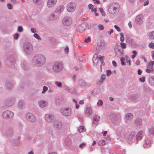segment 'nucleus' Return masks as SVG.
<instances>
[{
  "label": "nucleus",
  "mask_w": 154,
  "mask_h": 154,
  "mask_svg": "<svg viewBox=\"0 0 154 154\" xmlns=\"http://www.w3.org/2000/svg\"><path fill=\"white\" fill-rule=\"evenodd\" d=\"M46 62L45 56L42 54H38L35 56L32 60V64L37 67H41Z\"/></svg>",
  "instance_id": "f257e3e1"
},
{
  "label": "nucleus",
  "mask_w": 154,
  "mask_h": 154,
  "mask_svg": "<svg viewBox=\"0 0 154 154\" xmlns=\"http://www.w3.org/2000/svg\"><path fill=\"white\" fill-rule=\"evenodd\" d=\"M119 8L120 6L119 3L116 2L110 3L107 6L108 13L113 15L118 13Z\"/></svg>",
  "instance_id": "f03ea898"
},
{
  "label": "nucleus",
  "mask_w": 154,
  "mask_h": 154,
  "mask_svg": "<svg viewBox=\"0 0 154 154\" xmlns=\"http://www.w3.org/2000/svg\"><path fill=\"white\" fill-rule=\"evenodd\" d=\"M64 69L63 63L60 61H55L52 66V69L55 73L60 72Z\"/></svg>",
  "instance_id": "7ed1b4c3"
},
{
  "label": "nucleus",
  "mask_w": 154,
  "mask_h": 154,
  "mask_svg": "<svg viewBox=\"0 0 154 154\" xmlns=\"http://www.w3.org/2000/svg\"><path fill=\"white\" fill-rule=\"evenodd\" d=\"M23 49L25 53L27 54H30L33 51V46L29 42H26L23 44Z\"/></svg>",
  "instance_id": "20e7f679"
},
{
  "label": "nucleus",
  "mask_w": 154,
  "mask_h": 154,
  "mask_svg": "<svg viewBox=\"0 0 154 154\" xmlns=\"http://www.w3.org/2000/svg\"><path fill=\"white\" fill-rule=\"evenodd\" d=\"M72 110L71 108L68 107H63L60 110V113L63 116L69 117L72 115Z\"/></svg>",
  "instance_id": "39448f33"
},
{
  "label": "nucleus",
  "mask_w": 154,
  "mask_h": 154,
  "mask_svg": "<svg viewBox=\"0 0 154 154\" xmlns=\"http://www.w3.org/2000/svg\"><path fill=\"white\" fill-rule=\"evenodd\" d=\"M15 63V59L13 56L8 57L5 61L6 66L9 67H13Z\"/></svg>",
  "instance_id": "423d86ee"
},
{
  "label": "nucleus",
  "mask_w": 154,
  "mask_h": 154,
  "mask_svg": "<svg viewBox=\"0 0 154 154\" xmlns=\"http://www.w3.org/2000/svg\"><path fill=\"white\" fill-rule=\"evenodd\" d=\"M72 20L70 17L66 16L64 17L62 20V23L65 26H69L72 23Z\"/></svg>",
  "instance_id": "0eeeda50"
},
{
  "label": "nucleus",
  "mask_w": 154,
  "mask_h": 154,
  "mask_svg": "<svg viewBox=\"0 0 154 154\" xmlns=\"http://www.w3.org/2000/svg\"><path fill=\"white\" fill-rule=\"evenodd\" d=\"M76 8V5L75 2H71L67 4L66 9L68 12H71L74 11Z\"/></svg>",
  "instance_id": "6e6552de"
},
{
  "label": "nucleus",
  "mask_w": 154,
  "mask_h": 154,
  "mask_svg": "<svg viewBox=\"0 0 154 154\" xmlns=\"http://www.w3.org/2000/svg\"><path fill=\"white\" fill-rule=\"evenodd\" d=\"M2 115L4 118H11L13 116L14 114L12 112L9 110H6L3 112Z\"/></svg>",
  "instance_id": "1a4fd4ad"
},
{
  "label": "nucleus",
  "mask_w": 154,
  "mask_h": 154,
  "mask_svg": "<svg viewBox=\"0 0 154 154\" xmlns=\"http://www.w3.org/2000/svg\"><path fill=\"white\" fill-rule=\"evenodd\" d=\"M109 118L114 123H117L119 119L118 116L116 114L113 113H111L110 114Z\"/></svg>",
  "instance_id": "9d476101"
},
{
  "label": "nucleus",
  "mask_w": 154,
  "mask_h": 154,
  "mask_svg": "<svg viewBox=\"0 0 154 154\" xmlns=\"http://www.w3.org/2000/svg\"><path fill=\"white\" fill-rule=\"evenodd\" d=\"M136 133L134 131L131 132L129 135L127 136V139L128 140V142H133L135 139L136 136L135 137Z\"/></svg>",
  "instance_id": "9b49d317"
},
{
  "label": "nucleus",
  "mask_w": 154,
  "mask_h": 154,
  "mask_svg": "<svg viewBox=\"0 0 154 154\" xmlns=\"http://www.w3.org/2000/svg\"><path fill=\"white\" fill-rule=\"evenodd\" d=\"M60 15L56 11L53 12L49 16V19L51 20H54L58 18Z\"/></svg>",
  "instance_id": "f8f14e48"
},
{
  "label": "nucleus",
  "mask_w": 154,
  "mask_h": 154,
  "mask_svg": "<svg viewBox=\"0 0 154 154\" xmlns=\"http://www.w3.org/2000/svg\"><path fill=\"white\" fill-rule=\"evenodd\" d=\"M45 119L46 122H51L54 121L55 117L53 115L48 114L45 115Z\"/></svg>",
  "instance_id": "ddd939ff"
},
{
  "label": "nucleus",
  "mask_w": 154,
  "mask_h": 154,
  "mask_svg": "<svg viewBox=\"0 0 154 154\" xmlns=\"http://www.w3.org/2000/svg\"><path fill=\"white\" fill-rule=\"evenodd\" d=\"M114 50L116 55L118 57L122 56L123 55V51L119 48L118 46H116L114 48Z\"/></svg>",
  "instance_id": "4468645a"
},
{
  "label": "nucleus",
  "mask_w": 154,
  "mask_h": 154,
  "mask_svg": "<svg viewBox=\"0 0 154 154\" xmlns=\"http://www.w3.org/2000/svg\"><path fill=\"white\" fill-rule=\"evenodd\" d=\"M26 117L28 120L31 122H34L36 120L35 116L31 113H27L26 115Z\"/></svg>",
  "instance_id": "2eb2a0df"
},
{
  "label": "nucleus",
  "mask_w": 154,
  "mask_h": 154,
  "mask_svg": "<svg viewBox=\"0 0 154 154\" xmlns=\"http://www.w3.org/2000/svg\"><path fill=\"white\" fill-rule=\"evenodd\" d=\"M48 104L47 101L43 100H39L38 102L39 106L41 108H44L46 107Z\"/></svg>",
  "instance_id": "dca6fc26"
},
{
  "label": "nucleus",
  "mask_w": 154,
  "mask_h": 154,
  "mask_svg": "<svg viewBox=\"0 0 154 154\" xmlns=\"http://www.w3.org/2000/svg\"><path fill=\"white\" fill-rule=\"evenodd\" d=\"M57 0H48L47 3V5L49 8H52L56 5Z\"/></svg>",
  "instance_id": "f3484780"
},
{
  "label": "nucleus",
  "mask_w": 154,
  "mask_h": 154,
  "mask_svg": "<svg viewBox=\"0 0 154 154\" xmlns=\"http://www.w3.org/2000/svg\"><path fill=\"white\" fill-rule=\"evenodd\" d=\"M85 29V24H82L78 26L77 30L78 32H82Z\"/></svg>",
  "instance_id": "a211bd4d"
},
{
  "label": "nucleus",
  "mask_w": 154,
  "mask_h": 154,
  "mask_svg": "<svg viewBox=\"0 0 154 154\" xmlns=\"http://www.w3.org/2000/svg\"><path fill=\"white\" fill-rule=\"evenodd\" d=\"M100 117L99 116L97 115H95L94 116L93 118V122L92 125H93L96 126L98 123L99 120L100 119Z\"/></svg>",
  "instance_id": "6ab92c4d"
},
{
  "label": "nucleus",
  "mask_w": 154,
  "mask_h": 154,
  "mask_svg": "<svg viewBox=\"0 0 154 154\" xmlns=\"http://www.w3.org/2000/svg\"><path fill=\"white\" fill-rule=\"evenodd\" d=\"M143 19V16L140 14L137 16L136 17V23L139 24L141 23Z\"/></svg>",
  "instance_id": "aec40b11"
},
{
  "label": "nucleus",
  "mask_w": 154,
  "mask_h": 154,
  "mask_svg": "<svg viewBox=\"0 0 154 154\" xmlns=\"http://www.w3.org/2000/svg\"><path fill=\"white\" fill-rule=\"evenodd\" d=\"M20 65L21 67L23 69L26 70L28 68L29 65L26 61L23 60L22 61Z\"/></svg>",
  "instance_id": "412c9836"
},
{
  "label": "nucleus",
  "mask_w": 154,
  "mask_h": 154,
  "mask_svg": "<svg viewBox=\"0 0 154 154\" xmlns=\"http://www.w3.org/2000/svg\"><path fill=\"white\" fill-rule=\"evenodd\" d=\"M143 135V132L142 131H139L136 136L137 141L141 140Z\"/></svg>",
  "instance_id": "4be33fe9"
},
{
  "label": "nucleus",
  "mask_w": 154,
  "mask_h": 154,
  "mask_svg": "<svg viewBox=\"0 0 154 154\" xmlns=\"http://www.w3.org/2000/svg\"><path fill=\"white\" fill-rule=\"evenodd\" d=\"M64 9V6L63 5H61L57 7L55 11L58 13H59V14L60 15L61 13L63 12Z\"/></svg>",
  "instance_id": "5701e85b"
},
{
  "label": "nucleus",
  "mask_w": 154,
  "mask_h": 154,
  "mask_svg": "<svg viewBox=\"0 0 154 154\" xmlns=\"http://www.w3.org/2000/svg\"><path fill=\"white\" fill-rule=\"evenodd\" d=\"M133 117V115L131 113L127 114L125 117V120L126 123L128 122L129 121L131 120Z\"/></svg>",
  "instance_id": "b1692460"
},
{
  "label": "nucleus",
  "mask_w": 154,
  "mask_h": 154,
  "mask_svg": "<svg viewBox=\"0 0 154 154\" xmlns=\"http://www.w3.org/2000/svg\"><path fill=\"white\" fill-rule=\"evenodd\" d=\"M54 127L57 129H60L62 127V124L61 122H57V121H54Z\"/></svg>",
  "instance_id": "393cba45"
},
{
  "label": "nucleus",
  "mask_w": 154,
  "mask_h": 154,
  "mask_svg": "<svg viewBox=\"0 0 154 154\" xmlns=\"http://www.w3.org/2000/svg\"><path fill=\"white\" fill-rule=\"evenodd\" d=\"M64 143L66 146H69L71 144L70 138L69 137L66 138L65 140Z\"/></svg>",
  "instance_id": "a878e982"
},
{
  "label": "nucleus",
  "mask_w": 154,
  "mask_h": 154,
  "mask_svg": "<svg viewBox=\"0 0 154 154\" xmlns=\"http://www.w3.org/2000/svg\"><path fill=\"white\" fill-rule=\"evenodd\" d=\"M5 85L6 87L9 90H11L13 87L11 82L9 81H7L6 82Z\"/></svg>",
  "instance_id": "bb28decb"
},
{
  "label": "nucleus",
  "mask_w": 154,
  "mask_h": 154,
  "mask_svg": "<svg viewBox=\"0 0 154 154\" xmlns=\"http://www.w3.org/2000/svg\"><path fill=\"white\" fill-rule=\"evenodd\" d=\"M93 61L94 65H96L97 64L99 60L97 54L94 55L93 58Z\"/></svg>",
  "instance_id": "cd10ccee"
},
{
  "label": "nucleus",
  "mask_w": 154,
  "mask_h": 154,
  "mask_svg": "<svg viewBox=\"0 0 154 154\" xmlns=\"http://www.w3.org/2000/svg\"><path fill=\"white\" fill-rule=\"evenodd\" d=\"M135 124L138 126L141 125L142 124V120L141 119L139 118H138L135 120Z\"/></svg>",
  "instance_id": "c85d7f7f"
},
{
  "label": "nucleus",
  "mask_w": 154,
  "mask_h": 154,
  "mask_svg": "<svg viewBox=\"0 0 154 154\" xmlns=\"http://www.w3.org/2000/svg\"><path fill=\"white\" fill-rule=\"evenodd\" d=\"M151 144V141L150 140H146L145 141L143 145V146L144 148H147L149 147Z\"/></svg>",
  "instance_id": "c756f323"
},
{
  "label": "nucleus",
  "mask_w": 154,
  "mask_h": 154,
  "mask_svg": "<svg viewBox=\"0 0 154 154\" xmlns=\"http://www.w3.org/2000/svg\"><path fill=\"white\" fill-rule=\"evenodd\" d=\"M139 97V96L136 94H133L130 96L129 97V98L130 99L133 100H136Z\"/></svg>",
  "instance_id": "7c9ffc66"
},
{
  "label": "nucleus",
  "mask_w": 154,
  "mask_h": 154,
  "mask_svg": "<svg viewBox=\"0 0 154 154\" xmlns=\"http://www.w3.org/2000/svg\"><path fill=\"white\" fill-rule=\"evenodd\" d=\"M85 115L87 116H89L91 113V108L88 107L86 108L85 112Z\"/></svg>",
  "instance_id": "2f4dec72"
},
{
  "label": "nucleus",
  "mask_w": 154,
  "mask_h": 154,
  "mask_svg": "<svg viewBox=\"0 0 154 154\" xmlns=\"http://www.w3.org/2000/svg\"><path fill=\"white\" fill-rule=\"evenodd\" d=\"M15 103V100L14 99H12L8 101V106H10L14 105Z\"/></svg>",
  "instance_id": "473e14b6"
},
{
  "label": "nucleus",
  "mask_w": 154,
  "mask_h": 154,
  "mask_svg": "<svg viewBox=\"0 0 154 154\" xmlns=\"http://www.w3.org/2000/svg\"><path fill=\"white\" fill-rule=\"evenodd\" d=\"M79 85L82 87H85L86 86L87 84L83 80H80L79 81Z\"/></svg>",
  "instance_id": "72a5a7b5"
},
{
  "label": "nucleus",
  "mask_w": 154,
  "mask_h": 154,
  "mask_svg": "<svg viewBox=\"0 0 154 154\" xmlns=\"http://www.w3.org/2000/svg\"><path fill=\"white\" fill-rule=\"evenodd\" d=\"M25 102L23 100L20 101L18 103V106L19 108L21 109L24 106Z\"/></svg>",
  "instance_id": "f704fd0d"
},
{
  "label": "nucleus",
  "mask_w": 154,
  "mask_h": 154,
  "mask_svg": "<svg viewBox=\"0 0 154 154\" xmlns=\"http://www.w3.org/2000/svg\"><path fill=\"white\" fill-rule=\"evenodd\" d=\"M106 75L105 74H102L100 77V79L99 81V82L100 83H103L105 80Z\"/></svg>",
  "instance_id": "c9c22d12"
},
{
  "label": "nucleus",
  "mask_w": 154,
  "mask_h": 154,
  "mask_svg": "<svg viewBox=\"0 0 154 154\" xmlns=\"http://www.w3.org/2000/svg\"><path fill=\"white\" fill-rule=\"evenodd\" d=\"M105 144V142L104 140H99L98 142V144L100 146H104Z\"/></svg>",
  "instance_id": "e433bc0d"
},
{
  "label": "nucleus",
  "mask_w": 154,
  "mask_h": 154,
  "mask_svg": "<svg viewBox=\"0 0 154 154\" xmlns=\"http://www.w3.org/2000/svg\"><path fill=\"white\" fill-rule=\"evenodd\" d=\"M148 36L149 38L151 39H154V31L150 32L148 35Z\"/></svg>",
  "instance_id": "4c0bfd02"
},
{
  "label": "nucleus",
  "mask_w": 154,
  "mask_h": 154,
  "mask_svg": "<svg viewBox=\"0 0 154 154\" xmlns=\"http://www.w3.org/2000/svg\"><path fill=\"white\" fill-rule=\"evenodd\" d=\"M149 132L151 136H154V128L152 127L149 129Z\"/></svg>",
  "instance_id": "58836bf2"
},
{
  "label": "nucleus",
  "mask_w": 154,
  "mask_h": 154,
  "mask_svg": "<svg viewBox=\"0 0 154 154\" xmlns=\"http://www.w3.org/2000/svg\"><path fill=\"white\" fill-rule=\"evenodd\" d=\"M78 131L80 133L85 131V127L83 126H80L78 128Z\"/></svg>",
  "instance_id": "ea45409f"
},
{
  "label": "nucleus",
  "mask_w": 154,
  "mask_h": 154,
  "mask_svg": "<svg viewBox=\"0 0 154 154\" xmlns=\"http://www.w3.org/2000/svg\"><path fill=\"white\" fill-rule=\"evenodd\" d=\"M125 60V59L124 57H122L120 59L121 63L122 66H125L126 65L125 62H124Z\"/></svg>",
  "instance_id": "a19ab883"
},
{
  "label": "nucleus",
  "mask_w": 154,
  "mask_h": 154,
  "mask_svg": "<svg viewBox=\"0 0 154 154\" xmlns=\"http://www.w3.org/2000/svg\"><path fill=\"white\" fill-rule=\"evenodd\" d=\"M106 46V44L105 42L101 43L100 46L102 49H105Z\"/></svg>",
  "instance_id": "79ce46f5"
},
{
  "label": "nucleus",
  "mask_w": 154,
  "mask_h": 154,
  "mask_svg": "<svg viewBox=\"0 0 154 154\" xmlns=\"http://www.w3.org/2000/svg\"><path fill=\"white\" fill-rule=\"evenodd\" d=\"M33 36L37 40L40 41L42 40L39 35L37 33H35L33 35Z\"/></svg>",
  "instance_id": "37998d69"
},
{
  "label": "nucleus",
  "mask_w": 154,
  "mask_h": 154,
  "mask_svg": "<svg viewBox=\"0 0 154 154\" xmlns=\"http://www.w3.org/2000/svg\"><path fill=\"white\" fill-rule=\"evenodd\" d=\"M120 41L122 42H123L125 40V38L124 37V34L123 33H120Z\"/></svg>",
  "instance_id": "c03bdc74"
},
{
  "label": "nucleus",
  "mask_w": 154,
  "mask_h": 154,
  "mask_svg": "<svg viewBox=\"0 0 154 154\" xmlns=\"http://www.w3.org/2000/svg\"><path fill=\"white\" fill-rule=\"evenodd\" d=\"M73 102L75 103V108L76 109H78L79 108V105L77 104V100L75 99H73Z\"/></svg>",
  "instance_id": "a18cd8bd"
},
{
  "label": "nucleus",
  "mask_w": 154,
  "mask_h": 154,
  "mask_svg": "<svg viewBox=\"0 0 154 154\" xmlns=\"http://www.w3.org/2000/svg\"><path fill=\"white\" fill-rule=\"evenodd\" d=\"M88 8L89 9L91 10V11L92 12H94V6L91 4H90L88 5Z\"/></svg>",
  "instance_id": "49530a36"
},
{
  "label": "nucleus",
  "mask_w": 154,
  "mask_h": 154,
  "mask_svg": "<svg viewBox=\"0 0 154 154\" xmlns=\"http://www.w3.org/2000/svg\"><path fill=\"white\" fill-rule=\"evenodd\" d=\"M47 131H48V133L50 135V136H51L52 137H53L52 131L51 128H48Z\"/></svg>",
  "instance_id": "de8ad7c7"
},
{
  "label": "nucleus",
  "mask_w": 154,
  "mask_h": 154,
  "mask_svg": "<svg viewBox=\"0 0 154 154\" xmlns=\"http://www.w3.org/2000/svg\"><path fill=\"white\" fill-rule=\"evenodd\" d=\"M55 102L56 104H58L60 103L61 101L59 98L56 97L55 99Z\"/></svg>",
  "instance_id": "09e8293b"
},
{
  "label": "nucleus",
  "mask_w": 154,
  "mask_h": 154,
  "mask_svg": "<svg viewBox=\"0 0 154 154\" xmlns=\"http://www.w3.org/2000/svg\"><path fill=\"white\" fill-rule=\"evenodd\" d=\"M70 88L67 86H66L64 87V90L66 91L67 92L69 93L70 90Z\"/></svg>",
  "instance_id": "8fccbe9b"
},
{
  "label": "nucleus",
  "mask_w": 154,
  "mask_h": 154,
  "mask_svg": "<svg viewBox=\"0 0 154 154\" xmlns=\"http://www.w3.org/2000/svg\"><path fill=\"white\" fill-rule=\"evenodd\" d=\"M98 28L99 30H102L104 29V27L102 24H100L98 25Z\"/></svg>",
  "instance_id": "3c124183"
},
{
  "label": "nucleus",
  "mask_w": 154,
  "mask_h": 154,
  "mask_svg": "<svg viewBox=\"0 0 154 154\" xmlns=\"http://www.w3.org/2000/svg\"><path fill=\"white\" fill-rule=\"evenodd\" d=\"M33 2L36 5H38L41 4V0H33Z\"/></svg>",
  "instance_id": "603ef678"
},
{
  "label": "nucleus",
  "mask_w": 154,
  "mask_h": 154,
  "mask_svg": "<svg viewBox=\"0 0 154 154\" xmlns=\"http://www.w3.org/2000/svg\"><path fill=\"white\" fill-rule=\"evenodd\" d=\"M55 84L56 86L59 87H61L62 85V84L61 82H55Z\"/></svg>",
  "instance_id": "864d4df0"
},
{
  "label": "nucleus",
  "mask_w": 154,
  "mask_h": 154,
  "mask_svg": "<svg viewBox=\"0 0 154 154\" xmlns=\"http://www.w3.org/2000/svg\"><path fill=\"white\" fill-rule=\"evenodd\" d=\"M120 46L123 49H125L126 48V45L125 43L121 42L120 44Z\"/></svg>",
  "instance_id": "5fc2aeb1"
},
{
  "label": "nucleus",
  "mask_w": 154,
  "mask_h": 154,
  "mask_svg": "<svg viewBox=\"0 0 154 154\" xmlns=\"http://www.w3.org/2000/svg\"><path fill=\"white\" fill-rule=\"evenodd\" d=\"M99 10L101 13L102 15L103 16H104L105 15V13L102 8H99Z\"/></svg>",
  "instance_id": "6e6d98bb"
},
{
  "label": "nucleus",
  "mask_w": 154,
  "mask_h": 154,
  "mask_svg": "<svg viewBox=\"0 0 154 154\" xmlns=\"http://www.w3.org/2000/svg\"><path fill=\"white\" fill-rule=\"evenodd\" d=\"M103 104V102L101 100H98V102L97 103V105L98 106H100L101 105H102Z\"/></svg>",
  "instance_id": "4d7b16f0"
},
{
  "label": "nucleus",
  "mask_w": 154,
  "mask_h": 154,
  "mask_svg": "<svg viewBox=\"0 0 154 154\" xmlns=\"http://www.w3.org/2000/svg\"><path fill=\"white\" fill-rule=\"evenodd\" d=\"M48 88L47 86H44L43 87V90L42 92V94H44V93H45L46 91H47L48 90Z\"/></svg>",
  "instance_id": "13d9d810"
},
{
  "label": "nucleus",
  "mask_w": 154,
  "mask_h": 154,
  "mask_svg": "<svg viewBox=\"0 0 154 154\" xmlns=\"http://www.w3.org/2000/svg\"><path fill=\"white\" fill-rule=\"evenodd\" d=\"M76 91L75 89L73 88H70L69 93H74Z\"/></svg>",
  "instance_id": "bf43d9fd"
},
{
  "label": "nucleus",
  "mask_w": 154,
  "mask_h": 154,
  "mask_svg": "<svg viewBox=\"0 0 154 154\" xmlns=\"http://www.w3.org/2000/svg\"><path fill=\"white\" fill-rule=\"evenodd\" d=\"M7 7L8 9L10 10H11L13 8L12 5L10 3L7 4Z\"/></svg>",
  "instance_id": "052dcab7"
},
{
  "label": "nucleus",
  "mask_w": 154,
  "mask_h": 154,
  "mask_svg": "<svg viewBox=\"0 0 154 154\" xmlns=\"http://www.w3.org/2000/svg\"><path fill=\"white\" fill-rule=\"evenodd\" d=\"M91 41V39L90 37H88L87 38H85L84 42H85L87 43L90 42Z\"/></svg>",
  "instance_id": "680f3d73"
},
{
  "label": "nucleus",
  "mask_w": 154,
  "mask_h": 154,
  "mask_svg": "<svg viewBox=\"0 0 154 154\" xmlns=\"http://www.w3.org/2000/svg\"><path fill=\"white\" fill-rule=\"evenodd\" d=\"M106 75L108 76H109L112 74L111 71L110 70H106Z\"/></svg>",
  "instance_id": "e2e57ef3"
},
{
  "label": "nucleus",
  "mask_w": 154,
  "mask_h": 154,
  "mask_svg": "<svg viewBox=\"0 0 154 154\" xmlns=\"http://www.w3.org/2000/svg\"><path fill=\"white\" fill-rule=\"evenodd\" d=\"M31 32L33 33H34L35 34L36 32V29L33 27H32L30 29Z\"/></svg>",
  "instance_id": "0e129e2a"
},
{
  "label": "nucleus",
  "mask_w": 154,
  "mask_h": 154,
  "mask_svg": "<svg viewBox=\"0 0 154 154\" xmlns=\"http://www.w3.org/2000/svg\"><path fill=\"white\" fill-rule=\"evenodd\" d=\"M114 27L118 32H120L121 31L120 28L117 25H115L114 26Z\"/></svg>",
  "instance_id": "69168bd1"
},
{
  "label": "nucleus",
  "mask_w": 154,
  "mask_h": 154,
  "mask_svg": "<svg viewBox=\"0 0 154 154\" xmlns=\"http://www.w3.org/2000/svg\"><path fill=\"white\" fill-rule=\"evenodd\" d=\"M149 47L152 48H154V43L152 42H150L149 45Z\"/></svg>",
  "instance_id": "338daca9"
},
{
  "label": "nucleus",
  "mask_w": 154,
  "mask_h": 154,
  "mask_svg": "<svg viewBox=\"0 0 154 154\" xmlns=\"http://www.w3.org/2000/svg\"><path fill=\"white\" fill-rule=\"evenodd\" d=\"M23 28L21 26H19L17 29V31L19 32H21L23 31Z\"/></svg>",
  "instance_id": "774afa93"
}]
</instances>
